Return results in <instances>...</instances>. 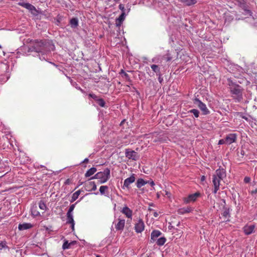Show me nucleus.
<instances>
[{
    "label": "nucleus",
    "instance_id": "51",
    "mask_svg": "<svg viewBox=\"0 0 257 257\" xmlns=\"http://www.w3.org/2000/svg\"><path fill=\"white\" fill-rule=\"evenodd\" d=\"M83 161H88V159L87 158H85Z\"/></svg>",
    "mask_w": 257,
    "mask_h": 257
},
{
    "label": "nucleus",
    "instance_id": "8",
    "mask_svg": "<svg viewBox=\"0 0 257 257\" xmlns=\"http://www.w3.org/2000/svg\"><path fill=\"white\" fill-rule=\"evenodd\" d=\"M220 181L221 180L218 179V178H216L215 176H212V183L214 187L213 192L214 194H216L219 189Z\"/></svg>",
    "mask_w": 257,
    "mask_h": 257
},
{
    "label": "nucleus",
    "instance_id": "9",
    "mask_svg": "<svg viewBox=\"0 0 257 257\" xmlns=\"http://www.w3.org/2000/svg\"><path fill=\"white\" fill-rule=\"evenodd\" d=\"M145 228V224L142 219H139L135 224V229L137 233L142 232Z\"/></svg>",
    "mask_w": 257,
    "mask_h": 257
},
{
    "label": "nucleus",
    "instance_id": "21",
    "mask_svg": "<svg viewBox=\"0 0 257 257\" xmlns=\"http://www.w3.org/2000/svg\"><path fill=\"white\" fill-rule=\"evenodd\" d=\"M192 210V208L189 207L186 208H181L178 210V212L180 214H183L186 213H189Z\"/></svg>",
    "mask_w": 257,
    "mask_h": 257
},
{
    "label": "nucleus",
    "instance_id": "16",
    "mask_svg": "<svg viewBox=\"0 0 257 257\" xmlns=\"http://www.w3.org/2000/svg\"><path fill=\"white\" fill-rule=\"evenodd\" d=\"M125 224L124 219H118V222L115 225V228L116 230H122L123 229Z\"/></svg>",
    "mask_w": 257,
    "mask_h": 257
},
{
    "label": "nucleus",
    "instance_id": "45",
    "mask_svg": "<svg viewBox=\"0 0 257 257\" xmlns=\"http://www.w3.org/2000/svg\"><path fill=\"white\" fill-rule=\"evenodd\" d=\"M159 75V78H158V80H159V81L161 83L162 81H163V78L161 77V75Z\"/></svg>",
    "mask_w": 257,
    "mask_h": 257
},
{
    "label": "nucleus",
    "instance_id": "32",
    "mask_svg": "<svg viewBox=\"0 0 257 257\" xmlns=\"http://www.w3.org/2000/svg\"><path fill=\"white\" fill-rule=\"evenodd\" d=\"M19 5L27 9L29 6L30 4L24 2H20L19 3Z\"/></svg>",
    "mask_w": 257,
    "mask_h": 257
},
{
    "label": "nucleus",
    "instance_id": "20",
    "mask_svg": "<svg viewBox=\"0 0 257 257\" xmlns=\"http://www.w3.org/2000/svg\"><path fill=\"white\" fill-rule=\"evenodd\" d=\"M96 172V169L92 167L89 169L85 174V177H88L94 174Z\"/></svg>",
    "mask_w": 257,
    "mask_h": 257
},
{
    "label": "nucleus",
    "instance_id": "48",
    "mask_svg": "<svg viewBox=\"0 0 257 257\" xmlns=\"http://www.w3.org/2000/svg\"><path fill=\"white\" fill-rule=\"evenodd\" d=\"M154 216L155 217H158V213H157V212H154Z\"/></svg>",
    "mask_w": 257,
    "mask_h": 257
},
{
    "label": "nucleus",
    "instance_id": "49",
    "mask_svg": "<svg viewBox=\"0 0 257 257\" xmlns=\"http://www.w3.org/2000/svg\"><path fill=\"white\" fill-rule=\"evenodd\" d=\"M165 195H167V196H168V197H170V194L168 192L166 191V194H165Z\"/></svg>",
    "mask_w": 257,
    "mask_h": 257
},
{
    "label": "nucleus",
    "instance_id": "29",
    "mask_svg": "<svg viewBox=\"0 0 257 257\" xmlns=\"http://www.w3.org/2000/svg\"><path fill=\"white\" fill-rule=\"evenodd\" d=\"M108 190V187L107 186H101L99 188V191L101 194L103 195L105 194L106 191Z\"/></svg>",
    "mask_w": 257,
    "mask_h": 257
},
{
    "label": "nucleus",
    "instance_id": "11",
    "mask_svg": "<svg viewBox=\"0 0 257 257\" xmlns=\"http://www.w3.org/2000/svg\"><path fill=\"white\" fill-rule=\"evenodd\" d=\"M136 177L135 174H133L131 177L125 179L123 185V188L124 187L129 188L130 184L134 183Z\"/></svg>",
    "mask_w": 257,
    "mask_h": 257
},
{
    "label": "nucleus",
    "instance_id": "18",
    "mask_svg": "<svg viewBox=\"0 0 257 257\" xmlns=\"http://www.w3.org/2000/svg\"><path fill=\"white\" fill-rule=\"evenodd\" d=\"M125 18V13L123 12L119 17L116 20V24L117 26H120L121 23Z\"/></svg>",
    "mask_w": 257,
    "mask_h": 257
},
{
    "label": "nucleus",
    "instance_id": "19",
    "mask_svg": "<svg viewBox=\"0 0 257 257\" xmlns=\"http://www.w3.org/2000/svg\"><path fill=\"white\" fill-rule=\"evenodd\" d=\"M181 2L184 3L185 5L190 6L195 4L197 3L196 0H179Z\"/></svg>",
    "mask_w": 257,
    "mask_h": 257
},
{
    "label": "nucleus",
    "instance_id": "28",
    "mask_svg": "<svg viewBox=\"0 0 257 257\" xmlns=\"http://www.w3.org/2000/svg\"><path fill=\"white\" fill-rule=\"evenodd\" d=\"M39 207L40 209L42 210H46L47 209V206L43 201H40L39 202Z\"/></svg>",
    "mask_w": 257,
    "mask_h": 257
},
{
    "label": "nucleus",
    "instance_id": "3",
    "mask_svg": "<svg viewBox=\"0 0 257 257\" xmlns=\"http://www.w3.org/2000/svg\"><path fill=\"white\" fill-rule=\"evenodd\" d=\"M75 208V204L71 205L67 213V223L71 224L72 230L74 229L75 222L73 219L72 212Z\"/></svg>",
    "mask_w": 257,
    "mask_h": 257
},
{
    "label": "nucleus",
    "instance_id": "35",
    "mask_svg": "<svg viewBox=\"0 0 257 257\" xmlns=\"http://www.w3.org/2000/svg\"><path fill=\"white\" fill-rule=\"evenodd\" d=\"M160 61L159 57H156L152 59V62L158 63Z\"/></svg>",
    "mask_w": 257,
    "mask_h": 257
},
{
    "label": "nucleus",
    "instance_id": "52",
    "mask_svg": "<svg viewBox=\"0 0 257 257\" xmlns=\"http://www.w3.org/2000/svg\"><path fill=\"white\" fill-rule=\"evenodd\" d=\"M96 257H100L99 255H96Z\"/></svg>",
    "mask_w": 257,
    "mask_h": 257
},
{
    "label": "nucleus",
    "instance_id": "6",
    "mask_svg": "<svg viewBox=\"0 0 257 257\" xmlns=\"http://www.w3.org/2000/svg\"><path fill=\"white\" fill-rule=\"evenodd\" d=\"M221 167H219V168L216 170L215 172V174L213 175V176H215L218 179H219L221 180H222L224 178L226 177V171L223 168H220Z\"/></svg>",
    "mask_w": 257,
    "mask_h": 257
},
{
    "label": "nucleus",
    "instance_id": "47",
    "mask_svg": "<svg viewBox=\"0 0 257 257\" xmlns=\"http://www.w3.org/2000/svg\"><path fill=\"white\" fill-rule=\"evenodd\" d=\"M251 193L253 194H255V193H257V188L256 189H255L253 191H251Z\"/></svg>",
    "mask_w": 257,
    "mask_h": 257
},
{
    "label": "nucleus",
    "instance_id": "2",
    "mask_svg": "<svg viewBox=\"0 0 257 257\" xmlns=\"http://www.w3.org/2000/svg\"><path fill=\"white\" fill-rule=\"evenodd\" d=\"M110 177V170L108 169H105L103 172L97 173L94 178L99 180L100 183L106 182Z\"/></svg>",
    "mask_w": 257,
    "mask_h": 257
},
{
    "label": "nucleus",
    "instance_id": "50",
    "mask_svg": "<svg viewBox=\"0 0 257 257\" xmlns=\"http://www.w3.org/2000/svg\"><path fill=\"white\" fill-rule=\"evenodd\" d=\"M150 184L152 186H153L155 185V183L153 181H151Z\"/></svg>",
    "mask_w": 257,
    "mask_h": 257
},
{
    "label": "nucleus",
    "instance_id": "4",
    "mask_svg": "<svg viewBox=\"0 0 257 257\" xmlns=\"http://www.w3.org/2000/svg\"><path fill=\"white\" fill-rule=\"evenodd\" d=\"M194 103L198 106L203 112L204 114L209 113V111L206 107V105L198 99H195Z\"/></svg>",
    "mask_w": 257,
    "mask_h": 257
},
{
    "label": "nucleus",
    "instance_id": "22",
    "mask_svg": "<svg viewBox=\"0 0 257 257\" xmlns=\"http://www.w3.org/2000/svg\"><path fill=\"white\" fill-rule=\"evenodd\" d=\"M148 182L144 180L143 179L140 178L137 180V187L139 188L142 187L146 184Z\"/></svg>",
    "mask_w": 257,
    "mask_h": 257
},
{
    "label": "nucleus",
    "instance_id": "41",
    "mask_svg": "<svg viewBox=\"0 0 257 257\" xmlns=\"http://www.w3.org/2000/svg\"><path fill=\"white\" fill-rule=\"evenodd\" d=\"M250 180V179L249 177H245L244 179V181L245 182V183H248Z\"/></svg>",
    "mask_w": 257,
    "mask_h": 257
},
{
    "label": "nucleus",
    "instance_id": "53",
    "mask_svg": "<svg viewBox=\"0 0 257 257\" xmlns=\"http://www.w3.org/2000/svg\"><path fill=\"white\" fill-rule=\"evenodd\" d=\"M108 1H110L111 0H108ZM115 2H116L117 0H114Z\"/></svg>",
    "mask_w": 257,
    "mask_h": 257
},
{
    "label": "nucleus",
    "instance_id": "39",
    "mask_svg": "<svg viewBox=\"0 0 257 257\" xmlns=\"http://www.w3.org/2000/svg\"><path fill=\"white\" fill-rule=\"evenodd\" d=\"M222 144H226V141H225V138L220 140L218 142V145H222Z\"/></svg>",
    "mask_w": 257,
    "mask_h": 257
},
{
    "label": "nucleus",
    "instance_id": "33",
    "mask_svg": "<svg viewBox=\"0 0 257 257\" xmlns=\"http://www.w3.org/2000/svg\"><path fill=\"white\" fill-rule=\"evenodd\" d=\"M32 214L33 215H34L35 216H39L40 215V213L38 211H37L36 210H35V209L32 210Z\"/></svg>",
    "mask_w": 257,
    "mask_h": 257
},
{
    "label": "nucleus",
    "instance_id": "23",
    "mask_svg": "<svg viewBox=\"0 0 257 257\" xmlns=\"http://www.w3.org/2000/svg\"><path fill=\"white\" fill-rule=\"evenodd\" d=\"M80 193H81L80 190H79L76 191L75 193H74L72 195L71 200L70 201L71 202H73L74 201H75L78 198Z\"/></svg>",
    "mask_w": 257,
    "mask_h": 257
},
{
    "label": "nucleus",
    "instance_id": "31",
    "mask_svg": "<svg viewBox=\"0 0 257 257\" xmlns=\"http://www.w3.org/2000/svg\"><path fill=\"white\" fill-rule=\"evenodd\" d=\"M189 112L193 113L196 117H198L199 116V112L197 109H193L190 110Z\"/></svg>",
    "mask_w": 257,
    "mask_h": 257
},
{
    "label": "nucleus",
    "instance_id": "26",
    "mask_svg": "<svg viewBox=\"0 0 257 257\" xmlns=\"http://www.w3.org/2000/svg\"><path fill=\"white\" fill-rule=\"evenodd\" d=\"M156 241H157V244L158 245H163L166 242V239L165 237H161L159 238Z\"/></svg>",
    "mask_w": 257,
    "mask_h": 257
},
{
    "label": "nucleus",
    "instance_id": "38",
    "mask_svg": "<svg viewBox=\"0 0 257 257\" xmlns=\"http://www.w3.org/2000/svg\"><path fill=\"white\" fill-rule=\"evenodd\" d=\"M237 115L240 117L245 119V120H247V118L245 116H244L242 113L239 112L237 113Z\"/></svg>",
    "mask_w": 257,
    "mask_h": 257
},
{
    "label": "nucleus",
    "instance_id": "36",
    "mask_svg": "<svg viewBox=\"0 0 257 257\" xmlns=\"http://www.w3.org/2000/svg\"><path fill=\"white\" fill-rule=\"evenodd\" d=\"M222 214L223 216L227 218L229 215V211L228 210H224Z\"/></svg>",
    "mask_w": 257,
    "mask_h": 257
},
{
    "label": "nucleus",
    "instance_id": "30",
    "mask_svg": "<svg viewBox=\"0 0 257 257\" xmlns=\"http://www.w3.org/2000/svg\"><path fill=\"white\" fill-rule=\"evenodd\" d=\"M96 101L99 106L101 107H104L105 106V102L102 99L98 98Z\"/></svg>",
    "mask_w": 257,
    "mask_h": 257
},
{
    "label": "nucleus",
    "instance_id": "17",
    "mask_svg": "<svg viewBox=\"0 0 257 257\" xmlns=\"http://www.w3.org/2000/svg\"><path fill=\"white\" fill-rule=\"evenodd\" d=\"M32 227V225L30 223H23V224H20L19 225L18 228L20 230H26L27 229H29Z\"/></svg>",
    "mask_w": 257,
    "mask_h": 257
},
{
    "label": "nucleus",
    "instance_id": "42",
    "mask_svg": "<svg viewBox=\"0 0 257 257\" xmlns=\"http://www.w3.org/2000/svg\"><path fill=\"white\" fill-rule=\"evenodd\" d=\"M34 7V6L30 4L29 6L28 7L27 9L29 10V11L30 12L31 11L33 10Z\"/></svg>",
    "mask_w": 257,
    "mask_h": 257
},
{
    "label": "nucleus",
    "instance_id": "15",
    "mask_svg": "<svg viewBox=\"0 0 257 257\" xmlns=\"http://www.w3.org/2000/svg\"><path fill=\"white\" fill-rule=\"evenodd\" d=\"M122 212L126 215L128 218H132V211L127 207L125 206L123 208Z\"/></svg>",
    "mask_w": 257,
    "mask_h": 257
},
{
    "label": "nucleus",
    "instance_id": "25",
    "mask_svg": "<svg viewBox=\"0 0 257 257\" xmlns=\"http://www.w3.org/2000/svg\"><path fill=\"white\" fill-rule=\"evenodd\" d=\"M75 241H71L69 243L68 241H65L63 244V248L64 249L69 248L71 245L75 244Z\"/></svg>",
    "mask_w": 257,
    "mask_h": 257
},
{
    "label": "nucleus",
    "instance_id": "13",
    "mask_svg": "<svg viewBox=\"0 0 257 257\" xmlns=\"http://www.w3.org/2000/svg\"><path fill=\"white\" fill-rule=\"evenodd\" d=\"M254 225H246L244 226L243 229L244 233L246 235H249L253 232L254 230Z\"/></svg>",
    "mask_w": 257,
    "mask_h": 257
},
{
    "label": "nucleus",
    "instance_id": "12",
    "mask_svg": "<svg viewBox=\"0 0 257 257\" xmlns=\"http://www.w3.org/2000/svg\"><path fill=\"white\" fill-rule=\"evenodd\" d=\"M84 188L87 191H94L96 189V185L94 182H88L85 184Z\"/></svg>",
    "mask_w": 257,
    "mask_h": 257
},
{
    "label": "nucleus",
    "instance_id": "34",
    "mask_svg": "<svg viewBox=\"0 0 257 257\" xmlns=\"http://www.w3.org/2000/svg\"><path fill=\"white\" fill-rule=\"evenodd\" d=\"M30 12L34 16H37L38 14V11L36 10L34 7L33 10L31 11Z\"/></svg>",
    "mask_w": 257,
    "mask_h": 257
},
{
    "label": "nucleus",
    "instance_id": "37",
    "mask_svg": "<svg viewBox=\"0 0 257 257\" xmlns=\"http://www.w3.org/2000/svg\"><path fill=\"white\" fill-rule=\"evenodd\" d=\"M89 96L90 97H91L93 99H94L95 101H96L97 99L98 98V97L97 96H96L95 94H89Z\"/></svg>",
    "mask_w": 257,
    "mask_h": 257
},
{
    "label": "nucleus",
    "instance_id": "1",
    "mask_svg": "<svg viewBox=\"0 0 257 257\" xmlns=\"http://www.w3.org/2000/svg\"><path fill=\"white\" fill-rule=\"evenodd\" d=\"M228 81L232 96L237 101H240L242 99V90L240 86L234 84L230 79H228Z\"/></svg>",
    "mask_w": 257,
    "mask_h": 257
},
{
    "label": "nucleus",
    "instance_id": "10",
    "mask_svg": "<svg viewBox=\"0 0 257 257\" xmlns=\"http://www.w3.org/2000/svg\"><path fill=\"white\" fill-rule=\"evenodd\" d=\"M200 195V193L196 192L195 193L189 195L188 197L184 199V202L189 203L191 202L195 201L198 197Z\"/></svg>",
    "mask_w": 257,
    "mask_h": 257
},
{
    "label": "nucleus",
    "instance_id": "7",
    "mask_svg": "<svg viewBox=\"0 0 257 257\" xmlns=\"http://www.w3.org/2000/svg\"><path fill=\"white\" fill-rule=\"evenodd\" d=\"M226 145H230L233 143L236 142L237 140V135L236 134H229L225 138Z\"/></svg>",
    "mask_w": 257,
    "mask_h": 257
},
{
    "label": "nucleus",
    "instance_id": "43",
    "mask_svg": "<svg viewBox=\"0 0 257 257\" xmlns=\"http://www.w3.org/2000/svg\"><path fill=\"white\" fill-rule=\"evenodd\" d=\"M121 72L124 74V76H125L126 79H128V75L127 74L125 73L122 70H121Z\"/></svg>",
    "mask_w": 257,
    "mask_h": 257
},
{
    "label": "nucleus",
    "instance_id": "46",
    "mask_svg": "<svg viewBox=\"0 0 257 257\" xmlns=\"http://www.w3.org/2000/svg\"><path fill=\"white\" fill-rule=\"evenodd\" d=\"M206 179V177L204 176H202L201 177V181L204 182Z\"/></svg>",
    "mask_w": 257,
    "mask_h": 257
},
{
    "label": "nucleus",
    "instance_id": "24",
    "mask_svg": "<svg viewBox=\"0 0 257 257\" xmlns=\"http://www.w3.org/2000/svg\"><path fill=\"white\" fill-rule=\"evenodd\" d=\"M151 67L153 71L156 73L157 75H160V69L159 67L155 64H153L151 66Z\"/></svg>",
    "mask_w": 257,
    "mask_h": 257
},
{
    "label": "nucleus",
    "instance_id": "14",
    "mask_svg": "<svg viewBox=\"0 0 257 257\" xmlns=\"http://www.w3.org/2000/svg\"><path fill=\"white\" fill-rule=\"evenodd\" d=\"M161 232L159 230H153L151 233V240L153 241L157 240L158 238L161 235Z\"/></svg>",
    "mask_w": 257,
    "mask_h": 257
},
{
    "label": "nucleus",
    "instance_id": "5",
    "mask_svg": "<svg viewBox=\"0 0 257 257\" xmlns=\"http://www.w3.org/2000/svg\"><path fill=\"white\" fill-rule=\"evenodd\" d=\"M125 156L128 159L134 161L139 159V156L137 153L134 151L128 149L125 150Z\"/></svg>",
    "mask_w": 257,
    "mask_h": 257
},
{
    "label": "nucleus",
    "instance_id": "40",
    "mask_svg": "<svg viewBox=\"0 0 257 257\" xmlns=\"http://www.w3.org/2000/svg\"><path fill=\"white\" fill-rule=\"evenodd\" d=\"M119 8L122 11V13L123 12H124L125 9H124V6L123 5H122V4L119 5Z\"/></svg>",
    "mask_w": 257,
    "mask_h": 257
},
{
    "label": "nucleus",
    "instance_id": "44",
    "mask_svg": "<svg viewBox=\"0 0 257 257\" xmlns=\"http://www.w3.org/2000/svg\"><path fill=\"white\" fill-rule=\"evenodd\" d=\"M4 247V244L2 242H0V249H2Z\"/></svg>",
    "mask_w": 257,
    "mask_h": 257
},
{
    "label": "nucleus",
    "instance_id": "27",
    "mask_svg": "<svg viewBox=\"0 0 257 257\" xmlns=\"http://www.w3.org/2000/svg\"><path fill=\"white\" fill-rule=\"evenodd\" d=\"M70 23L72 28H75L78 26V20L76 18L72 19Z\"/></svg>",
    "mask_w": 257,
    "mask_h": 257
}]
</instances>
